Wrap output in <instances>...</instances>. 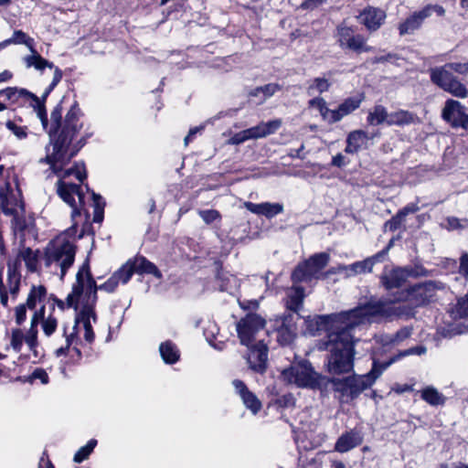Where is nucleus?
<instances>
[{
  "label": "nucleus",
  "mask_w": 468,
  "mask_h": 468,
  "mask_svg": "<svg viewBox=\"0 0 468 468\" xmlns=\"http://www.w3.org/2000/svg\"><path fill=\"white\" fill-rule=\"evenodd\" d=\"M357 327V323L344 325L340 331L333 332L318 341L316 346L320 351H327L324 359V369L336 377L350 374L355 367L356 339L353 332Z\"/></svg>",
  "instance_id": "f257e3e1"
},
{
  "label": "nucleus",
  "mask_w": 468,
  "mask_h": 468,
  "mask_svg": "<svg viewBox=\"0 0 468 468\" xmlns=\"http://www.w3.org/2000/svg\"><path fill=\"white\" fill-rule=\"evenodd\" d=\"M282 378L289 384H294L298 388H309L312 390H326V376L314 370L312 363L305 358L294 361L290 367L284 368Z\"/></svg>",
  "instance_id": "f03ea898"
},
{
  "label": "nucleus",
  "mask_w": 468,
  "mask_h": 468,
  "mask_svg": "<svg viewBox=\"0 0 468 468\" xmlns=\"http://www.w3.org/2000/svg\"><path fill=\"white\" fill-rule=\"evenodd\" d=\"M444 289V284L437 281L418 282L397 291L393 293L391 303H405L413 304L416 308L429 305L436 296V292Z\"/></svg>",
  "instance_id": "7ed1b4c3"
},
{
  "label": "nucleus",
  "mask_w": 468,
  "mask_h": 468,
  "mask_svg": "<svg viewBox=\"0 0 468 468\" xmlns=\"http://www.w3.org/2000/svg\"><path fill=\"white\" fill-rule=\"evenodd\" d=\"M391 300L376 299L371 296L366 303L343 312L346 324L357 323V326L365 320L390 319L389 303Z\"/></svg>",
  "instance_id": "20e7f679"
},
{
  "label": "nucleus",
  "mask_w": 468,
  "mask_h": 468,
  "mask_svg": "<svg viewBox=\"0 0 468 468\" xmlns=\"http://www.w3.org/2000/svg\"><path fill=\"white\" fill-rule=\"evenodd\" d=\"M346 377H328L326 388L332 385V389L337 393L338 400L341 403L349 404L359 398V396L367 389L370 388L365 382L360 374H356L355 370Z\"/></svg>",
  "instance_id": "39448f33"
},
{
  "label": "nucleus",
  "mask_w": 468,
  "mask_h": 468,
  "mask_svg": "<svg viewBox=\"0 0 468 468\" xmlns=\"http://www.w3.org/2000/svg\"><path fill=\"white\" fill-rule=\"evenodd\" d=\"M330 255L327 252H319L310 256L307 260L300 261L291 273L292 284L311 282L319 280V273L327 266Z\"/></svg>",
  "instance_id": "423d86ee"
},
{
  "label": "nucleus",
  "mask_w": 468,
  "mask_h": 468,
  "mask_svg": "<svg viewBox=\"0 0 468 468\" xmlns=\"http://www.w3.org/2000/svg\"><path fill=\"white\" fill-rule=\"evenodd\" d=\"M306 331L313 336H315L324 331L326 335L333 332H338L346 325L345 315L343 312L330 314H315L307 316L304 319Z\"/></svg>",
  "instance_id": "0eeeda50"
},
{
  "label": "nucleus",
  "mask_w": 468,
  "mask_h": 468,
  "mask_svg": "<svg viewBox=\"0 0 468 468\" xmlns=\"http://www.w3.org/2000/svg\"><path fill=\"white\" fill-rule=\"evenodd\" d=\"M51 244L52 241L44 251L45 265L48 268L53 262H60L61 279H63L74 263L77 247L69 240H64L59 246L49 248Z\"/></svg>",
  "instance_id": "6e6552de"
},
{
  "label": "nucleus",
  "mask_w": 468,
  "mask_h": 468,
  "mask_svg": "<svg viewBox=\"0 0 468 468\" xmlns=\"http://www.w3.org/2000/svg\"><path fill=\"white\" fill-rule=\"evenodd\" d=\"M266 325V320L256 313H249L236 324V331L239 343L245 346H250L255 339V335Z\"/></svg>",
  "instance_id": "1a4fd4ad"
},
{
  "label": "nucleus",
  "mask_w": 468,
  "mask_h": 468,
  "mask_svg": "<svg viewBox=\"0 0 468 468\" xmlns=\"http://www.w3.org/2000/svg\"><path fill=\"white\" fill-rule=\"evenodd\" d=\"M431 80L456 97L463 98L466 96L465 86L450 70L445 69V66L432 69L431 70Z\"/></svg>",
  "instance_id": "9d476101"
},
{
  "label": "nucleus",
  "mask_w": 468,
  "mask_h": 468,
  "mask_svg": "<svg viewBox=\"0 0 468 468\" xmlns=\"http://www.w3.org/2000/svg\"><path fill=\"white\" fill-rule=\"evenodd\" d=\"M441 117L452 128L468 129V114L465 113V107L458 101L447 100L441 112Z\"/></svg>",
  "instance_id": "9b49d317"
},
{
  "label": "nucleus",
  "mask_w": 468,
  "mask_h": 468,
  "mask_svg": "<svg viewBox=\"0 0 468 468\" xmlns=\"http://www.w3.org/2000/svg\"><path fill=\"white\" fill-rule=\"evenodd\" d=\"M74 138L64 136L60 134L49 136V144L46 146V152L48 153L49 145L53 146V154L56 163H60L62 165H68L67 161L70 151V145Z\"/></svg>",
  "instance_id": "f8f14e48"
},
{
  "label": "nucleus",
  "mask_w": 468,
  "mask_h": 468,
  "mask_svg": "<svg viewBox=\"0 0 468 468\" xmlns=\"http://www.w3.org/2000/svg\"><path fill=\"white\" fill-rule=\"evenodd\" d=\"M80 115L82 112L75 101L65 116L59 134L74 138L82 127L79 124Z\"/></svg>",
  "instance_id": "ddd939ff"
},
{
  "label": "nucleus",
  "mask_w": 468,
  "mask_h": 468,
  "mask_svg": "<svg viewBox=\"0 0 468 468\" xmlns=\"http://www.w3.org/2000/svg\"><path fill=\"white\" fill-rule=\"evenodd\" d=\"M385 271H387V267ZM407 280L408 278L403 267H394L388 272L384 271L379 277L381 286L388 292L400 289Z\"/></svg>",
  "instance_id": "4468645a"
},
{
  "label": "nucleus",
  "mask_w": 468,
  "mask_h": 468,
  "mask_svg": "<svg viewBox=\"0 0 468 468\" xmlns=\"http://www.w3.org/2000/svg\"><path fill=\"white\" fill-rule=\"evenodd\" d=\"M232 385L237 394L239 395L243 404L249 409L253 414H257L262 407L261 400L257 396L251 392L244 381L240 379H234Z\"/></svg>",
  "instance_id": "2eb2a0df"
},
{
  "label": "nucleus",
  "mask_w": 468,
  "mask_h": 468,
  "mask_svg": "<svg viewBox=\"0 0 468 468\" xmlns=\"http://www.w3.org/2000/svg\"><path fill=\"white\" fill-rule=\"evenodd\" d=\"M431 16V7L425 6L420 11L414 12L405 19L399 26V32L400 36L412 34L419 29L423 21Z\"/></svg>",
  "instance_id": "dca6fc26"
},
{
  "label": "nucleus",
  "mask_w": 468,
  "mask_h": 468,
  "mask_svg": "<svg viewBox=\"0 0 468 468\" xmlns=\"http://www.w3.org/2000/svg\"><path fill=\"white\" fill-rule=\"evenodd\" d=\"M363 440L364 437L362 432L356 429H352L339 436L335 444V450L341 453L347 452L352 449L361 445Z\"/></svg>",
  "instance_id": "f3484780"
},
{
  "label": "nucleus",
  "mask_w": 468,
  "mask_h": 468,
  "mask_svg": "<svg viewBox=\"0 0 468 468\" xmlns=\"http://www.w3.org/2000/svg\"><path fill=\"white\" fill-rule=\"evenodd\" d=\"M386 18V13L380 8L368 6L365 8L359 16L360 23L363 24L367 30H378Z\"/></svg>",
  "instance_id": "a211bd4d"
},
{
  "label": "nucleus",
  "mask_w": 468,
  "mask_h": 468,
  "mask_svg": "<svg viewBox=\"0 0 468 468\" xmlns=\"http://www.w3.org/2000/svg\"><path fill=\"white\" fill-rule=\"evenodd\" d=\"M243 207L250 212L259 216H264L269 219L283 211V205L281 203L262 202L255 204L250 201H245Z\"/></svg>",
  "instance_id": "6ab92c4d"
},
{
  "label": "nucleus",
  "mask_w": 468,
  "mask_h": 468,
  "mask_svg": "<svg viewBox=\"0 0 468 468\" xmlns=\"http://www.w3.org/2000/svg\"><path fill=\"white\" fill-rule=\"evenodd\" d=\"M0 197H1V207H2L3 213L6 216L13 217V218L11 220V226H12L14 234H16V232H19L24 236L25 235L24 232L29 227V223H28L27 219L25 218V216H20L16 208L7 207L8 200L6 197L4 198L1 194H0Z\"/></svg>",
  "instance_id": "aec40b11"
},
{
  "label": "nucleus",
  "mask_w": 468,
  "mask_h": 468,
  "mask_svg": "<svg viewBox=\"0 0 468 468\" xmlns=\"http://www.w3.org/2000/svg\"><path fill=\"white\" fill-rule=\"evenodd\" d=\"M369 139L368 133L363 130L350 132L346 137L345 152L351 154L358 153L361 149L367 148Z\"/></svg>",
  "instance_id": "412c9836"
},
{
  "label": "nucleus",
  "mask_w": 468,
  "mask_h": 468,
  "mask_svg": "<svg viewBox=\"0 0 468 468\" xmlns=\"http://www.w3.org/2000/svg\"><path fill=\"white\" fill-rule=\"evenodd\" d=\"M132 266L136 273L152 274L157 279H162L163 277L157 266L144 256H137L132 260Z\"/></svg>",
  "instance_id": "4be33fe9"
},
{
  "label": "nucleus",
  "mask_w": 468,
  "mask_h": 468,
  "mask_svg": "<svg viewBox=\"0 0 468 468\" xmlns=\"http://www.w3.org/2000/svg\"><path fill=\"white\" fill-rule=\"evenodd\" d=\"M58 196L69 206H74L76 203L75 193L80 188V185L75 183H68L62 179L58 180L57 184Z\"/></svg>",
  "instance_id": "5701e85b"
},
{
  "label": "nucleus",
  "mask_w": 468,
  "mask_h": 468,
  "mask_svg": "<svg viewBox=\"0 0 468 468\" xmlns=\"http://www.w3.org/2000/svg\"><path fill=\"white\" fill-rule=\"evenodd\" d=\"M291 290L292 291V293L288 295L286 308L300 316L298 312L302 308L303 299L305 297L304 288L301 285L292 284Z\"/></svg>",
  "instance_id": "b1692460"
},
{
  "label": "nucleus",
  "mask_w": 468,
  "mask_h": 468,
  "mask_svg": "<svg viewBox=\"0 0 468 468\" xmlns=\"http://www.w3.org/2000/svg\"><path fill=\"white\" fill-rule=\"evenodd\" d=\"M392 363L388 359L386 362L380 363L378 359L374 358L372 363L371 369L366 373L362 374L361 376L365 379V382L367 384L369 388H371L378 378L383 374V372L391 366Z\"/></svg>",
  "instance_id": "393cba45"
},
{
  "label": "nucleus",
  "mask_w": 468,
  "mask_h": 468,
  "mask_svg": "<svg viewBox=\"0 0 468 468\" xmlns=\"http://www.w3.org/2000/svg\"><path fill=\"white\" fill-rule=\"evenodd\" d=\"M419 122L418 116L409 111H398L389 114L387 120L388 125L404 126Z\"/></svg>",
  "instance_id": "a878e982"
},
{
  "label": "nucleus",
  "mask_w": 468,
  "mask_h": 468,
  "mask_svg": "<svg viewBox=\"0 0 468 468\" xmlns=\"http://www.w3.org/2000/svg\"><path fill=\"white\" fill-rule=\"evenodd\" d=\"M159 352L164 362L168 365L176 364L180 358L179 350L171 340L161 343Z\"/></svg>",
  "instance_id": "bb28decb"
},
{
  "label": "nucleus",
  "mask_w": 468,
  "mask_h": 468,
  "mask_svg": "<svg viewBox=\"0 0 468 468\" xmlns=\"http://www.w3.org/2000/svg\"><path fill=\"white\" fill-rule=\"evenodd\" d=\"M0 97H4L6 101L16 102L19 98L30 100L37 99V95L27 89L17 87H7L0 90Z\"/></svg>",
  "instance_id": "cd10ccee"
},
{
  "label": "nucleus",
  "mask_w": 468,
  "mask_h": 468,
  "mask_svg": "<svg viewBox=\"0 0 468 468\" xmlns=\"http://www.w3.org/2000/svg\"><path fill=\"white\" fill-rule=\"evenodd\" d=\"M467 330V325L462 322H457L456 320L452 323L445 324L443 326L439 327L437 333L443 338H452L466 333Z\"/></svg>",
  "instance_id": "c85d7f7f"
},
{
  "label": "nucleus",
  "mask_w": 468,
  "mask_h": 468,
  "mask_svg": "<svg viewBox=\"0 0 468 468\" xmlns=\"http://www.w3.org/2000/svg\"><path fill=\"white\" fill-rule=\"evenodd\" d=\"M448 313L453 321L468 317V293L458 298L456 303L448 309Z\"/></svg>",
  "instance_id": "c756f323"
},
{
  "label": "nucleus",
  "mask_w": 468,
  "mask_h": 468,
  "mask_svg": "<svg viewBox=\"0 0 468 468\" xmlns=\"http://www.w3.org/2000/svg\"><path fill=\"white\" fill-rule=\"evenodd\" d=\"M65 97L54 107L50 114V127L48 131V136L59 134L62 128V103Z\"/></svg>",
  "instance_id": "7c9ffc66"
},
{
  "label": "nucleus",
  "mask_w": 468,
  "mask_h": 468,
  "mask_svg": "<svg viewBox=\"0 0 468 468\" xmlns=\"http://www.w3.org/2000/svg\"><path fill=\"white\" fill-rule=\"evenodd\" d=\"M420 398L431 406H439L445 403V397L431 386L426 387L421 390Z\"/></svg>",
  "instance_id": "2f4dec72"
},
{
  "label": "nucleus",
  "mask_w": 468,
  "mask_h": 468,
  "mask_svg": "<svg viewBox=\"0 0 468 468\" xmlns=\"http://www.w3.org/2000/svg\"><path fill=\"white\" fill-rule=\"evenodd\" d=\"M47 295V288L44 285H32L27 295V303H24L27 308L34 310L37 303L41 302Z\"/></svg>",
  "instance_id": "473e14b6"
},
{
  "label": "nucleus",
  "mask_w": 468,
  "mask_h": 468,
  "mask_svg": "<svg viewBox=\"0 0 468 468\" xmlns=\"http://www.w3.org/2000/svg\"><path fill=\"white\" fill-rule=\"evenodd\" d=\"M392 304L393 303H389L390 318L396 316L399 318L411 319L414 318L417 314V308L413 306V304L406 303L399 306H392Z\"/></svg>",
  "instance_id": "72a5a7b5"
},
{
  "label": "nucleus",
  "mask_w": 468,
  "mask_h": 468,
  "mask_svg": "<svg viewBox=\"0 0 468 468\" xmlns=\"http://www.w3.org/2000/svg\"><path fill=\"white\" fill-rule=\"evenodd\" d=\"M282 125L281 120H272L267 122H261V124L254 126L253 130L258 138L266 137L267 135L274 133Z\"/></svg>",
  "instance_id": "f704fd0d"
},
{
  "label": "nucleus",
  "mask_w": 468,
  "mask_h": 468,
  "mask_svg": "<svg viewBox=\"0 0 468 468\" xmlns=\"http://www.w3.org/2000/svg\"><path fill=\"white\" fill-rule=\"evenodd\" d=\"M389 114L386 108L382 105H376L373 112H370L367 117V122L370 125H379L383 122H387Z\"/></svg>",
  "instance_id": "c9c22d12"
},
{
  "label": "nucleus",
  "mask_w": 468,
  "mask_h": 468,
  "mask_svg": "<svg viewBox=\"0 0 468 468\" xmlns=\"http://www.w3.org/2000/svg\"><path fill=\"white\" fill-rule=\"evenodd\" d=\"M83 324L84 327V339L88 343H92L95 338V334L93 332L91 324H90V318L88 317L86 314V312L80 309V311L76 314V324Z\"/></svg>",
  "instance_id": "e433bc0d"
},
{
  "label": "nucleus",
  "mask_w": 468,
  "mask_h": 468,
  "mask_svg": "<svg viewBox=\"0 0 468 468\" xmlns=\"http://www.w3.org/2000/svg\"><path fill=\"white\" fill-rule=\"evenodd\" d=\"M91 198L93 201L94 207L93 222L101 223L102 222L104 218V208L106 206V202L100 194H97L94 191H91Z\"/></svg>",
  "instance_id": "4c0bfd02"
},
{
  "label": "nucleus",
  "mask_w": 468,
  "mask_h": 468,
  "mask_svg": "<svg viewBox=\"0 0 468 468\" xmlns=\"http://www.w3.org/2000/svg\"><path fill=\"white\" fill-rule=\"evenodd\" d=\"M371 271L372 270L369 266V261H367V259L346 265V273L347 277Z\"/></svg>",
  "instance_id": "58836bf2"
},
{
  "label": "nucleus",
  "mask_w": 468,
  "mask_h": 468,
  "mask_svg": "<svg viewBox=\"0 0 468 468\" xmlns=\"http://www.w3.org/2000/svg\"><path fill=\"white\" fill-rule=\"evenodd\" d=\"M70 176H74L80 183H83L88 176L84 162H76L74 163L73 166L64 171V178L69 177Z\"/></svg>",
  "instance_id": "ea45409f"
},
{
  "label": "nucleus",
  "mask_w": 468,
  "mask_h": 468,
  "mask_svg": "<svg viewBox=\"0 0 468 468\" xmlns=\"http://www.w3.org/2000/svg\"><path fill=\"white\" fill-rule=\"evenodd\" d=\"M32 55L26 56L23 59L27 68L34 67L37 70L45 69V61L44 58L36 49L33 48V50H30Z\"/></svg>",
  "instance_id": "a19ab883"
},
{
  "label": "nucleus",
  "mask_w": 468,
  "mask_h": 468,
  "mask_svg": "<svg viewBox=\"0 0 468 468\" xmlns=\"http://www.w3.org/2000/svg\"><path fill=\"white\" fill-rule=\"evenodd\" d=\"M99 285H97L96 281L93 277H90L87 280V288L85 291V295L82 298V303H97L98 301V292Z\"/></svg>",
  "instance_id": "79ce46f5"
},
{
  "label": "nucleus",
  "mask_w": 468,
  "mask_h": 468,
  "mask_svg": "<svg viewBox=\"0 0 468 468\" xmlns=\"http://www.w3.org/2000/svg\"><path fill=\"white\" fill-rule=\"evenodd\" d=\"M96 445H97V440H95V439L90 440L85 446L80 447L77 451V452L74 454L73 461L77 463H80L84 460L88 459V457L93 452Z\"/></svg>",
  "instance_id": "37998d69"
},
{
  "label": "nucleus",
  "mask_w": 468,
  "mask_h": 468,
  "mask_svg": "<svg viewBox=\"0 0 468 468\" xmlns=\"http://www.w3.org/2000/svg\"><path fill=\"white\" fill-rule=\"evenodd\" d=\"M22 260L25 261L26 266L30 272L37 271V255L30 248H25L19 252Z\"/></svg>",
  "instance_id": "c03bdc74"
},
{
  "label": "nucleus",
  "mask_w": 468,
  "mask_h": 468,
  "mask_svg": "<svg viewBox=\"0 0 468 468\" xmlns=\"http://www.w3.org/2000/svg\"><path fill=\"white\" fill-rule=\"evenodd\" d=\"M250 139H257V135L255 134L253 127L235 133L229 139L228 144L238 145L243 144L244 142Z\"/></svg>",
  "instance_id": "a18cd8bd"
},
{
  "label": "nucleus",
  "mask_w": 468,
  "mask_h": 468,
  "mask_svg": "<svg viewBox=\"0 0 468 468\" xmlns=\"http://www.w3.org/2000/svg\"><path fill=\"white\" fill-rule=\"evenodd\" d=\"M134 269L132 266V260H129L125 264H123L119 270H117L113 274L119 282H122L123 284L127 283L132 276L133 275Z\"/></svg>",
  "instance_id": "49530a36"
},
{
  "label": "nucleus",
  "mask_w": 468,
  "mask_h": 468,
  "mask_svg": "<svg viewBox=\"0 0 468 468\" xmlns=\"http://www.w3.org/2000/svg\"><path fill=\"white\" fill-rule=\"evenodd\" d=\"M362 100L356 97H348L339 104L340 112L346 116L359 108Z\"/></svg>",
  "instance_id": "de8ad7c7"
},
{
  "label": "nucleus",
  "mask_w": 468,
  "mask_h": 468,
  "mask_svg": "<svg viewBox=\"0 0 468 468\" xmlns=\"http://www.w3.org/2000/svg\"><path fill=\"white\" fill-rule=\"evenodd\" d=\"M258 363L252 364L250 360V368L256 373L263 374L267 369L268 352L260 351L257 353Z\"/></svg>",
  "instance_id": "09e8293b"
},
{
  "label": "nucleus",
  "mask_w": 468,
  "mask_h": 468,
  "mask_svg": "<svg viewBox=\"0 0 468 468\" xmlns=\"http://www.w3.org/2000/svg\"><path fill=\"white\" fill-rule=\"evenodd\" d=\"M339 46L345 48L346 44L349 41V38L354 37V30L350 27L339 25L336 27Z\"/></svg>",
  "instance_id": "8fccbe9b"
},
{
  "label": "nucleus",
  "mask_w": 468,
  "mask_h": 468,
  "mask_svg": "<svg viewBox=\"0 0 468 468\" xmlns=\"http://www.w3.org/2000/svg\"><path fill=\"white\" fill-rule=\"evenodd\" d=\"M294 329L293 328H283V327H279L277 329V332H278V342L282 345V346H287V345H290L295 338V334H294Z\"/></svg>",
  "instance_id": "3c124183"
},
{
  "label": "nucleus",
  "mask_w": 468,
  "mask_h": 468,
  "mask_svg": "<svg viewBox=\"0 0 468 468\" xmlns=\"http://www.w3.org/2000/svg\"><path fill=\"white\" fill-rule=\"evenodd\" d=\"M12 41L14 42V44H24L29 48V50H33L34 39L29 37L22 30H15L14 31L13 37H12Z\"/></svg>",
  "instance_id": "603ef678"
},
{
  "label": "nucleus",
  "mask_w": 468,
  "mask_h": 468,
  "mask_svg": "<svg viewBox=\"0 0 468 468\" xmlns=\"http://www.w3.org/2000/svg\"><path fill=\"white\" fill-rule=\"evenodd\" d=\"M413 327L412 326H403L399 330H398L389 339V343H399L402 342L412 335Z\"/></svg>",
  "instance_id": "864d4df0"
},
{
  "label": "nucleus",
  "mask_w": 468,
  "mask_h": 468,
  "mask_svg": "<svg viewBox=\"0 0 468 468\" xmlns=\"http://www.w3.org/2000/svg\"><path fill=\"white\" fill-rule=\"evenodd\" d=\"M403 268L406 272L407 278L426 277L429 275V271L421 265L405 266Z\"/></svg>",
  "instance_id": "5fc2aeb1"
},
{
  "label": "nucleus",
  "mask_w": 468,
  "mask_h": 468,
  "mask_svg": "<svg viewBox=\"0 0 468 468\" xmlns=\"http://www.w3.org/2000/svg\"><path fill=\"white\" fill-rule=\"evenodd\" d=\"M405 218H406L403 216V213L398 211L396 215H394L390 219L385 222L384 227L385 229H388L389 231H396L401 227Z\"/></svg>",
  "instance_id": "6e6d98bb"
},
{
  "label": "nucleus",
  "mask_w": 468,
  "mask_h": 468,
  "mask_svg": "<svg viewBox=\"0 0 468 468\" xmlns=\"http://www.w3.org/2000/svg\"><path fill=\"white\" fill-rule=\"evenodd\" d=\"M363 42H365V37L360 34H356L354 35L352 38H349V41L346 44L345 48L359 54L363 48Z\"/></svg>",
  "instance_id": "4d7b16f0"
},
{
  "label": "nucleus",
  "mask_w": 468,
  "mask_h": 468,
  "mask_svg": "<svg viewBox=\"0 0 468 468\" xmlns=\"http://www.w3.org/2000/svg\"><path fill=\"white\" fill-rule=\"evenodd\" d=\"M24 341V335L21 329L15 328L12 330L11 346L16 352H20Z\"/></svg>",
  "instance_id": "13d9d810"
},
{
  "label": "nucleus",
  "mask_w": 468,
  "mask_h": 468,
  "mask_svg": "<svg viewBox=\"0 0 468 468\" xmlns=\"http://www.w3.org/2000/svg\"><path fill=\"white\" fill-rule=\"evenodd\" d=\"M92 135V133H87L82 136L79 141L76 142L70 148L69 156L67 157L66 162H70L73 157H75L80 150L87 144L88 139Z\"/></svg>",
  "instance_id": "bf43d9fd"
},
{
  "label": "nucleus",
  "mask_w": 468,
  "mask_h": 468,
  "mask_svg": "<svg viewBox=\"0 0 468 468\" xmlns=\"http://www.w3.org/2000/svg\"><path fill=\"white\" fill-rule=\"evenodd\" d=\"M37 327H32L30 325L29 330L27 331V334L26 336H24V340L29 346V349L31 351H35V348H37L38 342H37Z\"/></svg>",
  "instance_id": "052dcab7"
},
{
  "label": "nucleus",
  "mask_w": 468,
  "mask_h": 468,
  "mask_svg": "<svg viewBox=\"0 0 468 468\" xmlns=\"http://www.w3.org/2000/svg\"><path fill=\"white\" fill-rule=\"evenodd\" d=\"M35 379H39L42 384L46 385L49 382V378L48 373L45 369L41 367H37L32 374L27 377V382L32 383Z\"/></svg>",
  "instance_id": "680f3d73"
},
{
  "label": "nucleus",
  "mask_w": 468,
  "mask_h": 468,
  "mask_svg": "<svg viewBox=\"0 0 468 468\" xmlns=\"http://www.w3.org/2000/svg\"><path fill=\"white\" fill-rule=\"evenodd\" d=\"M58 326V320L52 315H49L48 318H46L42 323V328L44 331V334L47 336H50L55 331L57 330Z\"/></svg>",
  "instance_id": "e2e57ef3"
},
{
  "label": "nucleus",
  "mask_w": 468,
  "mask_h": 468,
  "mask_svg": "<svg viewBox=\"0 0 468 468\" xmlns=\"http://www.w3.org/2000/svg\"><path fill=\"white\" fill-rule=\"evenodd\" d=\"M281 87L277 83H268L263 86H260L256 88V91L262 92L261 100H265L268 97L272 96L276 91L280 90Z\"/></svg>",
  "instance_id": "0e129e2a"
},
{
  "label": "nucleus",
  "mask_w": 468,
  "mask_h": 468,
  "mask_svg": "<svg viewBox=\"0 0 468 468\" xmlns=\"http://www.w3.org/2000/svg\"><path fill=\"white\" fill-rule=\"evenodd\" d=\"M84 286V277L82 274L77 273L76 282L72 285L71 293L80 299L82 295H85Z\"/></svg>",
  "instance_id": "69168bd1"
},
{
  "label": "nucleus",
  "mask_w": 468,
  "mask_h": 468,
  "mask_svg": "<svg viewBox=\"0 0 468 468\" xmlns=\"http://www.w3.org/2000/svg\"><path fill=\"white\" fill-rule=\"evenodd\" d=\"M309 105L311 107L317 108L323 118H325L326 114L329 113V109L326 106V102L322 97H316L310 100Z\"/></svg>",
  "instance_id": "338daca9"
},
{
  "label": "nucleus",
  "mask_w": 468,
  "mask_h": 468,
  "mask_svg": "<svg viewBox=\"0 0 468 468\" xmlns=\"http://www.w3.org/2000/svg\"><path fill=\"white\" fill-rule=\"evenodd\" d=\"M275 404L282 409L293 407L295 405V398L292 393H287L276 399Z\"/></svg>",
  "instance_id": "774afa93"
}]
</instances>
